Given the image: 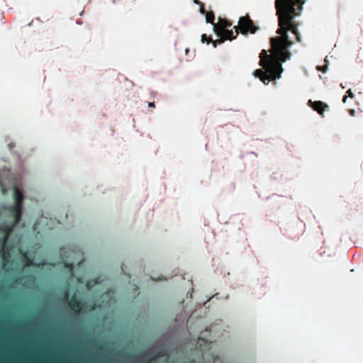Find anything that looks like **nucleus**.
<instances>
[{"mask_svg":"<svg viewBox=\"0 0 363 363\" xmlns=\"http://www.w3.org/2000/svg\"><path fill=\"white\" fill-rule=\"evenodd\" d=\"M306 0H275V8L278 16L279 28L277 33L279 36L270 39V55L265 50L259 54V65L262 69L254 71L253 74L260 80H276L281 77L283 72L281 63L291 57L289 48L293 45L289 40L288 32L296 36V40L301 43V36L298 32L299 23L295 20L301 15L303 6Z\"/></svg>","mask_w":363,"mask_h":363,"instance_id":"1","label":"nucleus"},{"mask_svg":"<svg viewBox=\"0 0 363 363\" xmlns=\"http://www.w3.org/2000/svg\"><path fill=\"white\" fill-rule=\"evenodd\" d=\"M231 23L225 18H219L218 23L214 25L213 30L215 33L219 37V39L215 40L214 47L217 44L223 43L225 40H232L236 38V35L232 30H228V28L231 26Z\"/></svg>","mask_w":363,"mask_h":363,"instance_id":"2","label":"nucleus"},{"mask_svg":"<svg viewBox=\"0 0 363 363\" xmlns=\"http://www.w3.org/2000/svg\"><path fill=\"white\" fill-rule=\"evenodd\" d=\"M14 204L6 206L4 209L16 218V223H19L22 216V203L23 196L22 192L17 188L13 189Z\"/></svg>","mask_w":363,"mask_h":363,"instance_id":"3","label":"nucleus"},{"mask_svg":"<svg viewBox=\"0 0 363 363\" xmlns=\"http://www.w3.org/2000/svg\"><path fill=\"white\" fill-rule=\"evenodd\" d=\"M233 28L235 30V35H236V36L238 35L239 32L242 35H246L248 33L253 34L258 30V27L254 24L248 15L240 17L238 25L235 26Z\"/></svg>","mask_w":363,"mask_h":363,"instance_id":"4","label":"nucleus"},{"mask_svg":"<svg viewBox=\"0 0 363 363\" xmlns=\"http://www.w3.org/2000/svg\"><path fill=\"white\" fill-rule=\"evenodd\" d=\"M65 296L68 299V304L72 310L75 313H80L82 309L87 307L86 302L82 301L77 298L76 294H74L69 298V291H67Z\"/></svg>","mask_w":363,"mask_h":363,"instance_id":"5","label":"nucleus"},{"mask_svg":"<svg viewBox=\"0 0 363 363\" xmlns=\"http://www.w3.org/2000/svg\"><path fill=\"white\" fill-rule=\"evenodd\" d=\"M308 104L315 111H317L320 115H323V113L325 108H328V106L321 101H313L312 100H309Z\"/></svg>","mask_w":363,"mask_h":363,"instance_id":"6","label":"nucleus"},{"mask_svg":"<svg viewBox=\"0 0 363 363\" xmlns=\"http://www.w3.org/2000/svg\"><path fill=\"white\" fill-rule=\"evenodd\" d=\"M14 218L13 222L11 225H1L0 233L4 234V238L9 239L11 233H12L14 227L18 223H16V218Z\"/></svg>","mask_w":363,"mask_h":363,"instance_id":"7","label":"nucleus"},{"mask_svg":"<svg viewBox=\"0 0 363 363\" xmlns=\"http://www.w3.org/2000/svg\"><path fill=\"white\" fill-rule=\"evenodd\" d=\"M214 19H215L214 13L212 11L206 13V20L207 23H211L213 26L216 25L214 23Z\"/></svg>","mask_w":363,"mask_h":363,"instance_id":"8","label":"nucleus"},{"mask_svg":"<svg viewBox=\"0 0 363 363\" xmlns=\"http://www.w3.org/2000/svg\"><path fill=\"white\" fill-rule=\"evenodd\" d=\"M201 41H202V43L206 42L207 44L212 42L213 45H214V42H215L212 40V38L210 36H207L206 34H203L201 35Z\"/></svg>","mask_w":363,"mask_h":363,"instance_id":"9","label":"nucleus"},{"mask_svg":"<svg viewBox=\"0 0 363 363\" xmlns=\"http://www.w3.org/2000/svg\"><path fill=\"white\" fill-rule=\"evenodd\" d=\"M8 240L9 239H6L4 237L0 238V253L4 252V246H5L6 243L7 242Z\"/></svg>","mask_w":363,"mask_h":363,"instance_id":"10","label":"nucleus"},{"mask_svg":"<svg viewBox=\"0 0 363 363\" xmlns=\"http://www.w3.org/2000/svg\"><path fill=\"white\" fill-rule=\"evenodd\" d=\"M347 95L346 96H343V99H342V102L343 103H345L346 102V100H347V96L350 97V98H353L354 97V94L352 93V90L351 89H348L346 92Z\"/></svg>","mask_w":363,"mask_h":363,"instance_id":"11","label":"nucleus"},{"mask_svg":"<svg viewBox=\"0 0 363 363\" xmlns=\"http://www.w3.org/2000/svg\"><path fill=\"white\" fill-rule=\"evenodd\" d=\"M318 70H321L323 72H325L328 69V66H325V67H318L317 68Z\"/></svg>","mask_w":363,"mask_h":363,"instance_id":"12","label":"nucleus"},{"mask_svg":"<svg viewBox=\"0 0 363 363\" xmlns=\"http://www.w3.org/2000/svg\"><path fill=\"white\" fill-rule=\"evenodd\" d=\"M200 11H201V13H203V14H204V13H206V10H205L204 6H203V4H201V5L200 6Z\"/></svg>","mask_w":363,"mask_h":363,"instance_id":"13","label":"nucleus"},{"mask_svg":"<svg viewBox=\"0 0 363 363\" xmlns=\"http://www.w3.org/2000/svg\"><path fill=\"white\" fill-rule=\"evenodd\" d=\"M148 106L151 107V108H155V103L154 102H149L148 103Z\"/></svg>","mask_w":363,"mask_h":363,"instance_id":"14","label":"nucleus"},{"mask_svg":"<svg viewBox=\"0 0 363 363\" xmlns=\"http://www.w3.org/2000/svg\"><path fill=\"white\" fill-rule=\"evenodd\" d=\"M194 3H195L196 4H198L199 6H201L202 4V3L199 1V0H193Z\"/></svg>","mask_w":363,"mask_h":363,"instance_id":"15","label":"nucleus"},{"mask_svg":"<svg viewBox=\"0 0 363 363\" xmlns=\"http://www.w3.org/2000/svg\"><path fill=\"white\" fill-rule=\"evenodd\" d=\"M350 113L351 116H354V113H355V111L353 110V109H350Z\"/></svg>","mask_w":363,"mask_h":363,"instance_id":"16","label":"nucleus"},{"mask_svg":"<svg viewBox=\"0 0 363 363\" xmlns=\"http://www.w3.org/2000/svg\"><path fill=\"white\" fill-rule=\"evenodd\" d=\"M189 48H186V49L185 50V52H186V54L189 52Z\"/></svg>","mask_w":363,"mask_h":363,"instance_id":"17","label":"nucleus"},{"mask_svg":"<svg viewBox=\"0 0 363 363\" xmlns=\"http://www.w3.org/2000/svg\"><path fill=\"white\" fill-rule=\"evenodd\" d=\"M92 309H94V306H91V307L90 308V310H92Z\"/></svg>","mask_w":363,"mask_h":363,"instance_id":"18","label":"nucleus"}]
</instances>
